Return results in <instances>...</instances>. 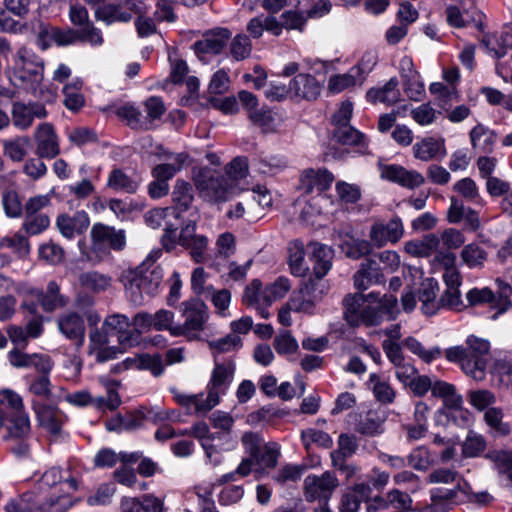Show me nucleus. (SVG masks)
<instances>
[{
    "label": "nucleus",
    "instance_id": "47",
    "mask_svg": "<svg viewBox=\"0 0 512 512\" xmlns=\"http://www.w3.org/2000/svg\"><path fill=\"white\" fill-rule=\"evenodd\" d=\"M174 399L178 404L187 408L189 411H194L195 413H207L214 407L208 406L209 398L203 397L202 394H185L181 392L174 393Z\"/></svg>",
    "mask_w": 512,
    "mask_h": 512
},
{
    "label": "nucleus",
    "instance_id": "38",
    "mask_svg": "<svg viewBox=\"0 0 512 512\" xmlns=\"http://www.w3.org/2000/svg\"><path fill=\"white\" fill-rule=\"evenodd\" d=\"M368 386L378 402L382 404H391L394 402L396 391L388 380L378 374L372 373L369 376Z\"/></svg>",
    "mask_w": 512,
    "mask_h": 512
},
{
    "label": "nucleus",
    "instance_id": "18",
    "mask_svg": "<svg viewBox=\"0 0 512 512\" xmlns=\"http://www.w3.org/2000/svg\"><path fill=\"white\" fill-rule=\"evenodd\" d=\"M290 99L315 100L321 93V85L310 74L300 73L289 82Z\"/></svg>",
    "mask_w": 512,
    "mask_h": 512
},
{
    "label": "nucleus",
    "instance_id": "31",
    "mask_svg": "<svg viewBox=\"0 0 512 512\" xmlns=\"http://www.w3.org/2000/svg\"><path fill=\"white\" fill-rule=\"evenodd\" d=\"M214 485L210 482H203L194 486L190 492L188 501L197 504V507L187 509L188 512H214L215 503L212 498Z\"/></svg>",
    "mask_w": 512,
    "mask_h": 512
},
{
    "label": "nucleus",
    "instance_id": "43",
    "mask_svg": "<svg viewBox=\"0 0 512 512\" xmlns=\"http://www.w3.org/2000/svg\"><path fill=\"white\" fill-rule=\"evenodd\" d=\"M429 91L435 96L437 104L444 110H448L453 103L459 100V92L456 85L433 82L429 86Z\"/></svg>",
    "mask_w": 512,
    "mask_h": 512
},
{
    "label": "nucleus",
    "instance_id": "21",
    "mask_svg": "<svg viewBox=\"0 0 512 512\" xmlns=\"http://www.w3.org/2000/svg\"><path fill=\"white\" fill-rule=\"evenodd\" d=\"M354 286L360 291L384 281V273L376 258H368L361 263L360 268L353 276Z\"/></svg>",
    "mask_w": 512,
    "mask_h": 512
},
{
    "label": "nucleus",
    "instance_id": "2",
    "mask_svg": "<svg viewBox=\"0 0 512 512\" xmlns=\"http://www.w3.org/2000/svg\"><path fill=\"white\" fill-rule=\"evenodd\" d=\"M45 62L31 49L22 46L12 54L7 71L11 82L44 102H53L54 93L44 87Z\"/></svg>",
    "mask_w": 512,
    "mask_h": 512
},
{
    "label": "nucleus",
    "instance_id": "42",
    "mask_svg": "<svg viewBox=\"0 0 512 512\" xmlns=\"http://www.w3.org/2000/svg\"><path fill=\"white\" fill-rule=\"evenodd\" d=\"M83 81L76 77L63 87L65 107L71 111H78L84 106L85 99L82 94Z\"/></svg>",
    "mask_w": 512,
    "mask_h": 512
},
{
    "label": "nucleus",
    "instance_id": "12",
    "mask_svg": "<svg viewBox=\"0 0 512 512\" xmlns=\"http://www.w3.org/2000/svg\"><path fill=\"white\" fill-rule=\"evenodd\" d=\"M399 74L402 80L403 90L407 97L413 101H421L425 95V86L409 56L401 58L399 62Z\"/></svg>",
    "mask_w": 512,
    "mask_h": 512
},
{
    "label": "nucleus",
    "instance_id": "45",
    "mask_svg": "<svg viewBox=\"0 0 512 512\" xmlns=\"http://www.w3.org/2000/svg\"><path fill=\"white\" fill-rule=\"evenodd\" d=\"M496 140V134L488 127L478 124L470 131L473 148L481 152H490Z\"/></svg>",
    "mask_w": 512,
    "mask_h": 512
},
{
    "label": "nucleus",
    "instance_id": "49",
    "mask_svg": "<svg viewBox=\"0 0 512 512\" xmlns=\"http://www.w3.org/2000/svg\"><path fill=\"white\" fill-rule=\"evenodd\" d=\"M359 448L358 438L353 434L341 433L337 440V449L330 453L331 460L347 459L356 454Z\"/></svg>",
    "mask_w": 512,
    "mask_h": 512
},
{
    "label": "nucleus",
    "instance_id": "60",
    "mask_svg": "<svg viewBox=\"0 0 512 512\" xmlns=\"http://www.w3.org/2000/svg\"><path fill=\"white\" fill-rule=\"evenodd\" d=\"M57 28L49 23L37 20L33 30L37 38V45L40 49L46 50L54 44Z\"/></svg>",
    "mask_w": 512,
    "mask_h": 512
},
{
    "label": "nucleus",
    "instance_id": "19",
    "mask_svg": "<svg viewBox=\"0 0 512 512\" xmlns=\"http://www.w3.org/2000/svg\"><path fill=\"white\" fill-rule=\"evenodd\" d=\"M381 177L409 189L419 187L425 182L420 172L395 164L382 166Z\"/></svg>",
    "mask_w": 512,
    "mask_h": 512
},
{
    "label": "nucleus",
    "instance_id": "52",
    "mask_svg": "<svg viewBox=\"0 0 512 512\" xmlns=\"http://www.w3.org/2000/svg\"><path fill=\"white\" fill-rule=\"evenodd\" d=\"M193 199L192 186L188 182L178 179L172 191V201L175 208L188 210L192 205Z\"/></svg>",
    "mask_w": 512,
    "mask_h": 512
},
{
    "label": "nucleus",
    "instance_id": "36",
    "mask_svg": "<svg viewBox=\"0 0 512 512\" xmlns=\"http://www.w3.org/2000/svg\"><path fill=\"white\" fill-rule=\"evenodd\" d=\"M117 116L126 121L127 125L135 130L151 129L150 121L145 116L144 109L136 107L133 104H125L117 109Z\"/></svg>",
    "mask_w": 512,
    "mask_h": 512
},
{
    "label": "nucleus",
    "instance_id": "62",
    "mask_svg": "<svg viewBox=\"0 0 512 512\" xmlns=\"http://www.w3.org/2000/svg\"><path fill=\"white\" fill-rule=\"evenodd\" d=\"M265 295V288H262V283L255 279L253 280L244 291L243 302L249 306H270V303L263 297Z\"/></svg>",
    "mask_w": 512,
    "mask_h": 512
},
{
    "label": "nucleus",
    "instance_id": "39",
    "mask_svg": "<svg viewBox=\"0 0 512 512\" xmlns=\"http://www.w3.org/2000/svg\"><path fill=\"white\" fill-rule=\"evenodd\" d=\"M463 501L460 499L458 487L455 489L435 490L431 494V503L425 508L424 512H448L450 502Z\"/></svg>",
    "mask_w": 512,
    "mask_h": 512
},
{
    "label": "nucleus",
    "instance_id": "9",
    "mask_svg": "<svg viewBox=\"0 0 512 512\" xmlns=\"http://www.w3.org/2000/svg\"><path fill=\"white\" fill-rule=\"evenodd\" d=\"M324 293L325 285L321 281L310 278L292 292L289 302L294 312L311 315L314 313L316 305L322 300Z\"/></svg>",
    "mask_w": 512,
    "mask_h": 512
},
{
    "label": "nucleus",
    "instance_id": "44",
    "mask_svg": "<svg viewBox=\"0 0 512 512\" xmlns=\"http://www.w3.org/2000/svg\"><path fill=\"white\" fill-rule=\"evenodd\" d=\"M385 416L375 410H370L358 423L356 431L366 436H378L384 432Z\"/></svg>",
    "mask_w": 512,
    "mask_h": 512
},
{
    "label": "nucleus",
    "instance_id": "46",
    "mask_svg": "<svg viewBox=\"0 0 512 512\" xmlns=\"http://www.w3.org/2000/svg\"><path fill=\"white\" fill-rule=\"evenodd\" d=\"M288 263L291 273L297 277L305 276L308 266L305 263V250L302 242L294 241L290 243Z\"/></svg>",
    "mask_w": 512,
    "mask_h": 512
},
{
    "label": "nucleus",
    "instance_id": "53",
    "mask_svg": "<svg viewBox=\"0 0 512 512\" xmlns=\"http://www.w3.org/2000/svg\"><path fill=\"white\" fill-rule=\"evenodd\" d=\"M403 345L425 363H430L438 359L442 354L441 349L438 346L425 348L423 344L414 337L406 338Z\"/></svg>",
    "mask_w": 512,
    "mask_h": 512
},
{
    "label": "nucleus",
    "instance_id": "59",
    "mask_svg": "<svg viewBox=\"0 0 512 512\" xmlns=\"http://www.w3.org/2000/svg\"><path fill=\"white\" fill-rule=\"evenodd\" d=\"M485 457L493 463L494 468L500 474L505 475L512 482V455L510 453L496 450L487 453Z\"/></svg>",
    "mask_w": 512,
    "mask_h": 512
},
{
    "label": "nucleus",
    "instance_id": "24",
    "mask_svg": "<svg viewBox=\"0 0 512 512\" xmlns=\"http://www.w3.org/2000/svg\"><path fill=\"white\" fill-rule=\"evenodd\" d=\"M47 116V110L44 105L39 103L23 104L14 103L12 108L13 124L19 129L25 130L29 128L34 119H43Z\"/></svg>",
    "mask_w": 512,
    "mask_h": 512
},
{
    "label": "nucleus",
    "instance_id": "5",
    "mask_svg": "<svg viewBox=\"0 0 512 512\" xmlns=\"http://www.w3.org/2000/svg\"><path fill=\"white\" fill-rule=\"evenodd\" d=\"M163 271L160 267L150 268L147 262H142L136 269L124 271L121 282L130 300L135 305L144 302V296H155L160 288Z\"/></svg>",
    "mask_w": 512,
    "mask_h": 512
},
{
    "label": "nucleus",
    "instance_id": "6",
    "mask_svg": "<svg viewBox=\"0 0 512 512\" xmlns=\"http://www.w3.org/2000/svg\"><path fill=\"white\" fill-rule=\"evenodd\" d=\"M182 305L184 322L175 325L172 336L184 337L188 341L198 340L209 318L208 308L203 301L198 299L186 301Z\"/></svg>",
    "mask_w": 512,
    "mask_h": 512
},
{
    "label": "nucleus",
    "instance_id": "17",
    "mask_svg": "<svg viewBox=\"0 0 512 512\" xmlns=\"http://www.w3.org/2000/svg\"><path fill=\"white\" fill-rule=\"evenodd\" d=\"M36 154L40 158L53 159L60 153L58 137L49 123L40 124L34 134Z\"/></svg>",
    "mask_w": 512,
    "mask_h": 512
},
{
    "label": "nucleus",
    "instance_id": "40",
    "mask_svg": "<svg viewBox=\"0 0 512 512\" xmlns=\"http://www.w3.org/2000/svg\"><path fill=\"white\" fill-rule=\"evenodd\" d=\"M462 264L470 269H482L488 259V252L478 243L464 245L460 252Z\"/></svg>",
    "mask_w": 512,
    "mask_h": 512
},
{
    "label": "nucleus",
    "instance_id": "33",
    "mask_svg": "<svg viewBox=\"0 0 512 512\" xmlns=\"http://www.w3.org/2000/svg\"><path fill=\"white\" fill-rule=\"evenodd\" d=\"M310 247L312 249L311 257L314 261L313 274L315 280L321 281L332 267L333 250L320 243H312Z\"/></svg>",
    "mask_w": 512,
    "mask_h": 512
},
{
    "label": "nucleus",
    "instance_id": "10",
    "mask_svg": "<svg viewBox=\"0 0 512 512\" xmlns=\"http://www.w3.org/2000/svg\"><path fill=\"white\" fill-rule=\"evenodd\" d=\"M196 188L209 201L224 202L229 199L231 190L228 181L223 176L214 177L207 171H201L195 178Z\"/></svg>",
    "mask_w": 512,
    "mask_h": 512
},
{
    "label": "nucleus",
    "instance_id": "20",
    "mask_svg": "<svg viewBox=\"0 0 512 512\" xmlns=\"http://www.w3.org/2000/svg\"><path fill=\"white\" fill-rule=\"evenodd\" d=\"M413 156L424 162L443 159L447 155L444 138L424 137L412 147Z\"/></svg>",
    "mask_w": 512,
    "mask_h": 512
},
{
    "label": "nucleus",
    "instance_id": "28",
    "mask_svg": "<svg viewBox=\"0 0 512 512\" xmlns=\"http://www.w3.org/2000/svg\"><path fill=\"white\" fill-rule=\"evenodd\" d=\"M231 32L226 28H218L206 33L203 39L194 43L196 54H218L226 46Z\"/></svg>",
    "mask_w": 512,
    "mask_h": 512
},
{
    "label": "nucleus",
    "instance_id": "58",
    "mask_svg": "<svg viewBox=\"0 0 512 512\" xmlns=\"http://www.w3.org/2000/svg\"><path fill=\"white\" fill-rule=\"evenodd\" d=\"M487 443L484 437L474 431H469L463 444L462 454L467 458H474L485 451Z\"/></svg>",
    "mask_w": 512,
    "mask_h": 512
},
{
    "label": "nucleus",
    "instance_id": "51",
    "mask_svg": "<svg viewBox=\"0 0 512 512\" xmlns=\"http://www.w3.org/2000/svg\"><path fill=\"white\" fill-rule=\"evenodd\" d=\"M208 347L214 360L223 353H229L242 347V339L239 335L228 334L222 338L208 342Z\"/></svg>",
    "mask_w": 512,
    "mask_h": 512
},
{
    "label": "nucleus",
    "instance_id": "22",
    "mask_svg": "<svg viewBox=\"0 0 512 512\" xmlns=\"http://www.w3.org/2000/svg\"><path fill=\"white\" fill-rule=\"evenodd\" d=\"M56 225L61 235L67 239L84 233L90 225V219L86 212L78 211L73 215L61 214L56 220Z\"/></svg>",
    "mask_w": 512,
    "mask_h": 512
},
{
    "label": "nucleus",
    "instance_id": "29",
    "mask_svg": "<svg viewBox=\"0 0 512 512\" xmlns=\"http://www.w3.org/2000/svg\"><path fill=\"white\" fill-rule=\"evenodd\" d=\"M398 84V79L392 77L383 86L370 88L366 93L367 101L372 104L382 103L388 106L397 103L401 98Z\"/></svg>",
    "mask_w": 512,
    "mask_h": 512
},
{
    "label": "nucleus",
    "instance_id": "4",
    "mask_svg": "<svg viewBox=\"0 0 512 512\" xmlns=\"http://www.w3.org/2000/svg\"><path fill=\"white\" fill-rule=\"evenodd\" d=\"M91 244L79 241L78 247L81 257L93 264L103 261L110 255L111 250L122 251L126 246V235L124 230L95 223L90 230Z\"/></svg>",
    "mask_w": 512,
    "mask_h": 512
},
{
    "label": "nucleus",
    "instance_id": "23",
    "mask_svg": "<svg viewBox=\"0 0 512 512\" xmlns=\"http://www.w3.org/2000/svg\"><path fill=\"white\" fill-rule=\"evenodd\" d=\"M333 181L334 176L327 169H306L300 178L301 189L305 193L317 191L319 196L331 186Z\"/></svg>",
    "mask_w": 512,
    "mask_h": 512
},
{
    "label": "nucleus",
    "instance_id": "37",
    "mask_svg": "<svg viewBox=\"0 0 512 512\" xmlns=\"http://www.w3.org/2000/svg\"><path fill=\"white\" fill-rule=\"evenodd\" d=\"M360 67L354 66L347 73L330 76L327 88L333 94L341 93L357 84L361 85Z\"/></svg>",
    "mask_w": 512,
    "mask_h": 512
},
{
    "label": "nucleus",
    "instance_id": "57",
    "mask_svg": "<svg viewBox=\"0 0 512 512\" xmlns=\"http://www.w3.org/2000/svg\"><path fill=\"white\" fill-rule=\"evenodd\" d=\"M8 432L10 438L25 439L30 435L31 423L28 413H16L9 421Z\"/></svg>",
    "mask_w": 512,
    "mask_h": 512
},
{
    "label": "nucleus",
    "instance_id": "26",
    "mask_svg": "<svg viewBox=\"0 0 512 512\" xmlns=\"http://www.w3.org/2000/svg\"><path fill=\"white\" fill-rule=\"evenodd\" d=\"M196 236H198V234L196 233V222L194 220H189L185 226L181 228L180 233H177L176 227L166 223L162 236V244L167 251H171L177 244L185 247Z\"/></svg>",
    "mask_w": 512,
    "mask_h": 512
},
{
    "label": "nucleus",
    "instance_id": "41",
    "mask_svg": "<svg viewBox=\"0 0 512 512\" xmlns=\"http://www.w3.org/2000/svg\"><path fill=\"white\" fill-rule=\"evenodd\" d=\"M97 20L110 25L115 22H128L132 19V14L124 10L120 4L106 3L98 7L95 11Z\"/></svg>",
    "mask_w": 512,
    "mask_h": 512
},
{
    "label": "nucleus",
    "instance_id": "32",
    "mask_svg": "<svg viewBox=\"0 0 512 512\" xmlns=\"http://www.w3.org/2000/svg\"><path fill=\"white\" fill-rule=\"evenodd\" d=\"M447 23L455 28H464L471 22L475 23L477 28L482 27V13L476 9L469 10L466 14L460 6L448 5L445 10Z\"/></svg>",
    "mask_w": 512,
    "mask_h": 512
},
{
    "label": "nucleus",
    "instance_id": "8",
    "mask_svg": "<svg viewBox=\"0 0 512 512\" xmlns=\"http://www.w3.org/2000/svg\"><path fill=\"white\" fill-rule=\"evenodd\" d=\"M236 365L232 359L224 361L214 360V368L207 384L210 407L219 404L222 395H225L233 382Z\"/></svg>",
    "mask_w": 512,
    "mask_h": 512
},
{
    "label": "nucleus",
    "instance_id": "15",
    "mask_svg": "<svg viewBox=\"0 0 512 512\" xmlns=\"http://www.w3.org/2000/svg\"><path fill=\"white\" fill-rule=\"evenodd\" d=\"M404 234L403 223L400 218H392L388 223H374L371 226L369 237L370 243L377 248H381L388 243L398 242Z\"/></svg>",
    "mask_w": 512,
    "mask_h": 512
},
{
    "label": "nucleus",
    "instance_id": "25",
    "mask_svg": "<svg viewBox=\"0 0 512 512\" xmlns=\"http://www.w3.org/2000/svg\"><path fill=\"white\" fill-rule=\"evenodd\" d=\"M59 331L77 345H82L85 339V324L83 318L76 312L70 311L57 319Z\"/></svg>",
    "mask_w": 512,
    "mask_h": 512
},
{
    "label": "nucleus",
    "instance_id": "55",
    "mask_svg": "<svg viewBox=\"0 0 512 512\" xmlns=\"http://www.w3.org/2000/svg\"><path fill=\"white\" fill-rule=\"evenodd\" d=\"M107 186L115 191L134 193L138 184L119 168L113 169L108 176Z\"/></svg>",
    "mask_w": 512,
    "mask_h": 512
},
{
    "label": "nucleus",
    "instance_id": "1",
    "mask_svg": "<svg viewBox=\"0 0 512 512\" xmlns=\"http://www.w3.org/2000/svg\"><path fill=\"white\" fill-rule=\"evenodd\" d=\"M344 318L351 326H377L397 318L400 313L398 299L393 294L371 292L349 294L343 300Z\"/></svg>",
    "mask_w": 512,
    "mask_h": 512
},
{
    "label": "nucleus",
    "instance_id": "56",
    "mask_svg": "<svg viewBox=\"0 0 512 512\" xmlns=\"http://www.w3.org/2000/svg\"><path fill=\"white\" fill-rule=\"evenodd\" d=\"M341 251L348 257L354 260L368 255L371 252V243L367 240L354 239L348 237L340 243Z\"/></svg>",
    "mask_w": 512,
    "mask_h": 512
},
{
    "label": "nucleus",
    "instance_id": "7",
    "mask_svg": "<svg viewBox=\"0 0 512 512\" xmlns=\"http://www.w3.org/2000/svg\"><path fill=\"white\" fill-rule=\"evenodd\" d=\"M496 283L499 289L497 296L487 287L481 289L473 288L466 294V299L471 306L488 303L493 309H496L497 312L492 316L493 319H496L499 314L506 312L512 306L510 300L512 294L511 286L500 279H497Z\"/></svg>",
    "mask_w": 512,
    "mask_h": 512
},
{
    "label": "nucleus",
    "instance_id": "14",
    "mask_svg": "<svg viewBox=\"0 0 512 512\" xmlns=\"http://www.w3.org/2000/svg\"><path fill=\"white\" fill-rule=\"evenodd\" d=\"M7 357L9 364L18 369L34 368L39 373L48 374L53 367V362L48 355L39 353L28 354L19 348L11 349Z\"/></svg>",
    "mask_w": 512,
    "mask_h": 512
},
{
    "label": "nucleus",
    "instance_id": "30",
    "mask_svg": "<svg viewBox=\"0 0 512 512\" xmlns=\"http://www.w3.org/2000/svg\"><path fill=\"white\" fill-rule=\"evenodd\" d=\"M438 283L433 278L425 279L419 288L418 299L421 303V311L427 316H433L440 310L437 300Z\"/></svg>",
    "mask_w": 512,
    "mask_h": 512
},
{
    "label": "nucleus",
    "instance_id": "11",
    "mask_svg": "<svg viewBox=\"0 0 512 512\" xmlns=\"http://www.w3.org/2000/svg\"><path fill=\"white\" fill-rule=\"evenodd\" d=\"M338 486V479L332 472L320 476L308 475L304 480V494L309 502L316 500L326 502Z\"/></svg>",
    "mask_w": 512,
    "mask_h": 512
},
{
    "label": "nucleus",
    "instance_id": "61",
    "mask_svg": "<svg viewBox=\"0 0 512 512\" xmlns=\"http://www.w3.org/2000/svg\"><path fill=\"white\" fill-rule=\"evenodd\" d=\"M453 190L468 202L479 203L481 201L479 188L472 178L465 177L457 181L453 185Z\"/></svg>",
    "mask_w": 512,
    "mask_h": 512
},
{
    "label": "nucleus",
    "instance_id": "27",
    "mask_svg": "<svg viewBox=\"0 0 512 512\" xmlns=\"http://www.w3.org/2000/svg\"><path fill=\"white\" fill-rule=\"evenodd\" d=\"M32 293L46 312L62 309L69 304V297L61 293L60 287L55 281H50L45 291L34 290Z\"/></svg>",
    "mask_w": 512,
    "mask_h": 512
},
{
    "label": "nucleus",
    "instance_id": "50",
    "mask_svg": "<svg viewBox=\"0 0 512 512\" xmlns=\"http://www.w3.org/2000/svg\"><path fill=\"white\" fill-rule=\"evenodd\" d=\"M333 138L336 142L342 145H352V146H361L366 147L367 142L364 134L360 131L356 130L350 125H342L336 127Z\"/></svg>",
    "mask_w": 512,
    "mask_h": 512
},
{
    "label": "nucleus",
    "instance_id": "34",
    "mask_svg": "<svg viewBox=\"0 0 512 512\" xmlns=\"http://www.w3.org/2000/svg\"><path fill=\"white\" fill-rule=\"evenodd\" d=\"M440 247L438 235L430 233L419 240H410L404 244V251L412 257L428 258Z\"/></svg>",
    "mask_w": 512,
    "mask_h": 512
},
{
    "label": "nucleus",
    "instance_id": "48",
    "mask_svg": "<svg viewBox=\"0 0 512 512\" xmlns=\"http://www.w3.org/2000/svg\"><path fill=\"white\" fill-rule=\"evenodd\" d=\"M490 374L500 388L512 391V360L498 359L490 368Z\"/></svg>",
    "mask_w": 512,
    "mask_h": 512
},
{
    "label": "nucleus",
    "instance_id": "64",
    "mask_svg": "<svg viewBox=\"0 0 512 512\" xmlns=\"http://www.w3.org/2000/svg\"><path fill=\"white\" fill-rule=\"evenodd\" d=\"M410 115L420 126H427L436 122L440 112L434 109L430 103H423L413 108Z\"/></svg>",
    "mask_w": 512,
    "mask_h": 512
},
{
    "label": "nucleus",
    "instance_id": "13",
    "mask_svg": "<svg viewBox=\"0 0 512 512\" xmlns=\"http://www.w3.org/2000/svg\"><path fill=\"white\" fill-rule=\"evenodd\" d=\"M33 409L39 425L47 431L52 440H58L62 435L66 415L52 405L33 404Z\"/></svg>",
    "mask_w": 512,
    "mask_h": 512
},
{
    "label": "nucleus",
    "instance_id": "63",
    "mask_svg": "<svg viewBox=\"0 0 512 512\" xmlns=\"http://www.w3.org/2000/svg\"><path fill=\"white\" fill-rule=\"evenodd\" d=\"M50 225V219L46 214L27 215L22 224V230L29 236L44 232Z\"/></svg>",
    "mask_w": 512,
    "mask_h": 512
},
{
    "label": "nucleus",
    "instance_id": "54",
    "mask_svg": "<svg viewBox=\"0 0 512 512\" xmlns=\"http://www.w3.org/2000/svg\"><path fill=\"white\" fill-rule=\"evenodd\" d=\"M79 282L81 286L93 292H100L111 286L112 279L108 275L97 271H88L80 274Z\"/></svg>",
    "mask_w": 512,
    "mask_h": 512
},
{
    "label": "nucleus",
    "instance_id": "3",
    "mask_svg": "<svg viewBox=\"0 0 512 512\" xmlns=\"http://www.w3.org/2000/svg\"><path fill=\"white\" fill-rule=\"evenodd\" d=\"M465 344L466 346L458 345L447 348L444 352L446 359L459 364L461 370L473 380L484 381L491 360L490 342L470 335Z\"/></svg>",
    "mask_w": 512,
    "mask_h": 512
},
{
    "label": "nucleus",
    "instance_id": "16",
    "mask_svg": "<svg viewBox=\"0 0 512 512\" xmlns=\"http://www.w3.org/2000/svg\"><path fill=\"white\" fill-rule=\"evenodd\" d=\"M110 333L103 326L100 329H93L89 335V354L94 356L98 362H106L117 357L123 351L115 346H110Z\"/></svg>",
    "mask_w": 512,
    "mask_h": 512
},
{
    "label": "nucleus",
    "instance_id": "35",
    "mask_svg": "<svg viewBox=\"0 0 512 512\" xmlns=\"http://www.w3.org/2000/svg\"><path fill=\"white\" fill-rule=\"evenodd\" d=\"M103 327L112 335L116 334L121 345L131 344V323L124 314H112L106 317Z\"/></svg>",
    "mask_w": 512,
    "mask_h": 512
}]
</instances>
